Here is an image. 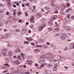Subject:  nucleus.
Segmentation results:
<instances>
[{"instance_id":"obj_1","label":"nucleus","mask_w":74,"mask_h":74,"mask_svg":"<svg viewBox=\"0 0 74 74\" xmlns=\"http://www.w3.org/2000/svg\"><path fill=\"white\" fill-rule=\"evenodd\" d=\"M47 60H49L50 63H53V62L55 64L58 65L59 63H60V61L59 60H56L54 59L51 60L49 57L47 58Z\"/></svg>"},{"instance_id":"obj_2","label":"nucleus","mask_w":74,"mask_h":74,"mask_svg":"<svg viewBox=\"0 0 74 74\" xmlns=\"http://www.w3.org/2000/svg\"><path fill=\"white\" fill-rule=\"evenodd\" d=\"M65 58L66 57H65L58 56L57 59H58V60H60V61H64V60H65V59H66Z\"/></svg>"},{"instance_id":"obj_3","label":"nucleus","mask_w":74,"mask_h":74,"mask_svg":"<svg viewBox=\"0 0 74 74\" xmlns=\"http://www.w3.org/2000/svg\"><path fill=\"white\" fill-rule=\"evenodd\" d=\"M45 26H46V24L44 23H42L41 25V27H39L38 29V31H41V30H42V28H44V27Z\"/></svg>"},{"instance_id":"obj_4","label":"nucleus","mask_w":74,"mask_h":74,"mask_svg":"<svg viewBox=\"0 0 74 74\" xmlns=\"http://www.w3.org/2000/svg\"><path fill=\"white\" fill-rule=\"evenodd\" d=\"M39 60L38 61L39 63H42L43 62H44V58L43 57H40L39 58Z\"/></svg>"},{"instance_id":"obj_5","label":"nucleus","mask_w":74,"mask_h":74,"mask_svg":"<svg viewBox=\"0 0 74 74\" xmlns=\"http://www.w3.org/2000/svg\"><path fill=\"white\" fill-rule=\"evenodd\" d=\"M26 28L25 27L23 28L21 32V34H24L25 33H26Z\"/></svg>"},{"instance_id":"obj_6","label":"nucleus","mask_w":74,"mask_h":74,"mask_svg":"<svg viewBox=\"0 0 74 74\" xmlns=\"http://www.w3.org/2000/svg\"><path fill=\"white\" fill-rule=\"evenodd\" d=\"M65 8L66 5L64 4H62L60 6V8L62 11H63Z\"/></svg>"},{"instance_id":"obj_7","label":"nucleus","mask_w":74,"mask_h":74,"mask_svg":"<svg viewBox=\"0 0 74 74\" xmlns=\"http://www.w3.org/2000/svg\"><path fill=\"white\" fill-rule=\"evenodd\" d=\"M41 15H42V14H41V13L36 14V16L38 18H40L41 16Z\"/></svg>"},{"instance_id":"obj_8","label":"nucleus","mask_w":74,"mask_h":74,"mask_svg":"<svg viewBox=\"0 0 74 74\" xmlns=\"http://www.w3.org/2000/svg\"><path fill=\"white\" fill-rule=\"evenodd\" d=\"M8 51V50L7 49H4L1 51V52L2 53H6Z\"/></svg>"},{"instance_id":"obj_9","label":"nucleus","mask_w":74,"mask_h":74,"mask_svg":"<svg viewBox=\"0 0 74 74\" xmlns=\"http://www.w3.org/2000/svg\"><path fill=\"white\" fill-rule=\"evenodd\" d=\"M64 28L65 30H66V31H70V28L68 26H64Z\"/></svg>"},{"instance_id":"obj_10","label":"nucleus","mask_w":74,"mask_h":74,"mask_svg":"<svg viewBox=\"0 0 74 74\" xmlns=\"http://www.w3.org/2000/svg\"><path fill=\"white\" fill-rule=\"evenodd\" d=\"M7 38L6 36H5H5H0V39H3V40H5V39H7Z\"/></svg>"},{"instance_id":"obj_11","label":"nucleus","mask_w":74,"mask_h":74,"mask_svg":"<svg viewBox=\"0 0 74 74\" xmlns=\"http://www.w3.org/2000/svg\"><path fill=\"white\" fill-rule=\"evenodd\" d=\"M53 8L56 10H59V6L58 4H55L53 7Z\"/></svg>"},{"instance_id":"obj_12","label":"nucleus","mask_w":74,"mask_h":74,"mask_svg":"<svg viewBox=\"0 0 74 74\" xmlns=\"http://www.w3.org/2000/svg\"><path fill=\"white\" fill-rule=\"evenodd\" d=\"M13 53H14V52L12 51H9L8 52V55L9 56H12L13 55Z\"/></svg>"},{"instance_id":"obj_13","label":"nucleus","mask_w":74,"mask_h":74,"mask_svg":"<svg viewBox=\"0 0 74 74\" xmlns=\"http://www.w3.org/2000/svg\"><path fill=\"white\" fill-rule=\"evenodd\" d=\"M45 9L46 10H47L49 12H50L51 10V8H49V7H45Z\"/></svg>"},{"instance_id":"obj_14","label":"nucleus","mask_w":74,"mask_h":74,"mask_svg":"<svg viewBox=\"0 0 74 74\" xmlns=\"http://www.w3.org/2000/svg\"><path fill=\"white\" fill-rule=\"evenodd\" d=\"M52 73V72L51 71L48 70L45 73V74H51Z\"/></svg>"},{"instance_id":"obj_15","label":"nucleus","mask_w":74,"mask_h":74,"mask_svg":"<svg viewBox=\"0 0 74 74\" xmlns=\"http://www.w3.org/2000/svg\"><path fill=\"white\" fill-rule=\"evenodd\" d=\"M70 47L71 49H74V43H72L71 44Z\"/></svg>"},{"instance_id":"obj_16","label":"nucleus","mask_w":74,"mask_h":74,"mask_svg":"<svg viewBox=\"0 0 74 74\" xmlns=\"http://www.w3.org/2000/svg\"><path fill=\"white\" fill-rule=\"evenodd\" d=\"M34 16H31V19H30V21L31 22H33V21H34Z\"/></svg>"},{"instance_id":"obj_17","label":"nucleus","mask_w":74,"mask_h":74,"mask_svg":"<svg viewBox=\"0 0 74 74\" xmlns=\"http://www.w3.org/2000/svg\"><path fill=\"white\" fill-rule=\"evenodd\" d=\"M72 9L71 8H68L67 9L66 11V13L69 12L71 11Z\"/></svg>"},{"instance_id":"obj_18","label":"nucleus","mask_w":74,"mask_h":74,"mask_svg":"<svg viewBox=\"0 0 74 74\" xmlns=\"http://www.w3.org/2000/svg\"><path fill=\"white\" fill-rule=\"evenodd\" d=\"M27 62L28 64L30 65L33 63V61H32L27 60Z\"/></svg>"},{"instance_id":"obj_19","label":"nucleus","mask_w":74,"mask_h":74,"mask_svg":"<svg viewBox=\"0 0 74 74\" xmlns=\"http://www.w3.org/2000/svg\"><path fill=\"white\" fill-rule=\"evenodd\" d=\"M46 66L47 67H52V64H48Z\"/></svg>"},{"instance_id":"obj_20","label":"nucleus","mask_w":74,"mask_h":74,"mask_svg":"<svg viewBox=\"0 0 74 74\" xmlns=\"http://www.w3.org/2000/svg\"><path fill=\"white\" fill-rule=\"evenodd\" d=\"M60 38L62 40H64L65 39H66V38L64 36H61L60 37Z\"/></svg>"},{"instance_id":"obj_21","label":"nucleus","mask_w":74,"mask_h":74,"mask_svg":"<svg viewBox=\"0 0 74 74\" xmlns=\"http://www.w3.org/2000/svg\"><path fill=\"white\" fill-rule=\"evenodd\" d=\"M57 18H58V16L56 15H54L53 16V17H52L51 18V19H52V20H53V19H56Z\"/></svg>"},{"instance_id":"obj_22","label":"nucleus","mask_w":74,"mask_h":74,"mask_svg":"<svg viewBox=\"0 0 74 74\" xmlns=\"http://www.w3.org/2000/svg\"><path fill=\"white\" fill-rule=\"evenodd\" d=\"M5 36L6 37H10V36H11V34L8 33V34H6L5 35Z\"/></svg>"},{"instance_id":"obj_23","label":"nucleus","mask_w":74,"mask_h":74,"mask_svg":"<svg viewBox=\"0 0 74 74\" xmlns=\"http://www.w3.org/2000/svg\"><path fill=\"white\" fill-rule=\"evenodd\" d=\"M48 58H50L51 60H53V59H53V58H56V56H53L51 57H49Z\"/></svg>"},{"instance_id":"obj_24","label":"nucleus","mask_w":74,"mask_h":74,"mask_svg":"<svg viewBox=\"0 0 74 74\" xmlns=\"http://www.w3.org/2000/svg\"><path fill=\"white\" fill-rule=\"evenodd\" d=\"M15 63L16 64H17V65H18V64H20L21 62H19L18 61H16L15 62Z\"/></svg>"},{"instance_id":"obj_25","label":"nucleus","mask_w":74,"mask_h":74,"mask_svg":"<svg viewBox=\"0 0 74 74\" xmlns=\"http://www.w3.org/2000/svg\"><path fill=\"white\" fill-rule=\"evenodd\" d=\"M5 22V21L4 20H2L0 21V23L1 25H2L3 23H4Z\"/></svg>"},{"instance_id":"obj_26","label":"nucleus","mask_w":74,"mask_h":74,"mask_svg":"<svg viewBox=\"0 0 74 74\" xmlns=\"http://www.w3.org/2000/svg\"><path fill=\"white\" fill-rule=\"evenodd\" d=\"M49 24L50 26H52V21H50L49 22Z\"/></svg>"},{"instance_id":"obj_27","label":"nucleus","mask_w":74,"mask_h":74,"mask_svg":"<svg viewBox=\"0 0 74 74\" xmlns=\"http://www.w3.org/2000/svg\"><path fill=\"white\" fill-rule=\"evenodd\" d=\"M41 20L42 22H44L46 20V18H42Z\"/></svg>"},{"instance_id":"obj_28","label":"nucleus","mask_w":74,"mask_h":74,"mask_svg":"<svg viewBox=\"0 0 74 74\" xmlns=\"http://www.w3.org/2000/svg\"><path fill=\"white\" fill-rule=\"evenodd\" d=\"M58 67V65L57 64H55L54 65V69H56V68H57Z\"/></svg>"},{"instance_id":"obj_29","label":"nucleus","mask_w":74,"mask_h":74,"mask_svg":"<svg viewBox=\"0 0 74 74\" xmlns=\"http://www.w3.org/2000/svg\"><path fill=\"white\" fill-rule=\"evenodd\" d=\"M3 65L8 66V67H10V66L8 64H3Z\"/></svg>"},{"instance_id":"obj_30","label":"nucleus","mask_w":74,"mask_h":74,"mask_svg":"<svg viewBox=\"0 0 74 74\" xmlns=\"http://www.w3.org/2000/svg\"><path fill=\"white\" fill-rule=\"evenodd\" d=\"M5 62H6V63H9V62H10L8 59L6 58L5 59Z\"/></svg>"},{"instance_id":"obj_31","label":"nucleus","mask_w":74,"mask_h":74,"mask_svg":"<svg viewBox=\"0 0 74 74\" xmlns=\"http://www.w3.org/2000/svg\"><path fill=\"white\" fill-rule=\"evenodd\" d=\"M39 51L38 50V49H35V50L34 51V52H35V53H38L39 52Z\"/></svg>"},{"instance_id":"obj_32","label":"nucleus","mask_w":74,"mask_h":74,"mask_svg":"<svg viewBox=\"0 0 74 74\" xmlns=\"http://www.w3.org/2000/svg\"><path fill=\"white\" fill-rule=\"evenodd\" d=\"M36 47L37 48H41V47H42V45H36Z\"/></svg>"},{"instance_id":"obj_33","label":"nucleus","mask_w":74,"mask_h":74,"mask_svg":"<svg viewBox=\"0 0 74 74\" xmlns=\"http://www.w3.org/2000/svg\"><path fill=\"white\" fill-rule=\"evenodd\" d=\"M26 40H28V41H31L32 40H31L30 39V38H27V37H26Z\"/></svg>"},{"instance_id":"obj_34","label":"nucleus","mask_w":74,"mask_h":74,"mask_svg":"<svg viewBox=\"0 0 74 74\" xmlns=\"http://www.w3.org/2000/svg\"><path fill=\"white\" fill-rule=\"evenodd\" d=\"M62 36H64V37H67V35H66V34H65L64 33L62 34Z\"/></svg>"},{"instance_id":"obj_35","label":"nucleus","mask_w":74,"mask_h":74,"mask_svg":"<svg viewBox=\"0 0 74 74\" xmlns=\"http://www.w3.org/2000/svg\"><path fill=\"white\" fill-rule=\"evenodd\" d=\"M39 42H44V40H43V39H39Z\"/></svg>"},{"instance_id":"obj_36","label":"nucleus","mask_w":74,"mask_h":74,"mask_svg":"<svg viewBox=\"0 0 74 74\" xmlns=\"http://www.w3.org/2000/svg\"><path fill=\"white\" fill-rule=\"evenodd\" d=\"M47 55L50 56H52V54L51 53H49L47 54Z\"/></svg>"},{"instance_id":"obj_37","label":"nucleus","mask_w":74,"mask_h":74,"mask_svg":"<svg viewBox=\"0 0 74 74\" xmlns=\"http://www.w3.org/2000/svg\"><path fill=\"white\" fill-rule=\"evenodd\" d=\"M55 30L56 32H59V28L58 27L56 28Z\"/></svg>"},{"instance_id":"obj_38","label":"nucleus","mask_w":74,"mask_h":74,"mask_svg":"<svg viewBox=\"0 0 74 74\" xmlns=\"http://www.w3.org/2000/svg\"><path fill=\"white\" fill-rule=\"evenodd\" d=\"M54 2H51V5L52 6H53V5H54Z\"/></svg>"},{"instance_id":"obj_39","label":"nucleus","mask_w":74,"mask_h":74,"mask_svg":"<svg viewBox=\"0 0 74 74\" xmlns=\"http://www.w3.org/2000/svg\"><path fill=\"white\" fill-rule=\"evenodd\" d=\"M7 4L9 7H11V4L10 3H7Z\"/></svg>"},{"instance_id":"obj_40","label":"nucleus","mask_w":74,"mask_h":74,"mask_svg":"<svg viewBox=\"0 0 74 74\" xmlns=\"http://www.w3.org/2000/svg\"><path fill=\"white\" fill-rule=\"evenodd\" d=\"M68 19H70V14H68L67 15Z\"/></svg>"},{"instance_id":"obj_41","label":"nucleus","mask_w":74,"mask_h":74,"mask_svg":"<svg viewBox=\"0 0 74 74\" xmlns=\"http://www.w3.org/2000/svg\"><path fill=\"white\" fill-rule=\"evenodd\" d=\"M42 47H42V48H45V45H42Z\"/></svg>"},{"instance_id":"obj_42","label":"nucleus","mask_w":74,"mask_h":74,"mask_svg":"<svg viewBox=\"0 0 74 74\" xmlns=\"http://www.w3.org/2000/svg\"><path fill=\"white\" fill-rule=\"evenodd\" d=\"M48 30H49V31H52V29L50 27L48 28Z\"/></svg>"},{"instance_id":"obj_43","label":"nucleus","mask_w":74,"mask_h":74,"mask_svg":"<svg viewBox=\"0 0 74 74\" xmlns=\"http://www.w3.org/2000/svg\"><path fill=\"white\" fill-rule=\"evenodd\" d=\"M24 43L25 44H29V42H28L27 41H25L24 42Z\"/></svg>"},{"instance_id":"obj_44","label":"nucleus","mask_w":74,"mask_h":74,"mask_svg":"<svg viewBox=\"0 0 74 74\" xmlns=\"http://www.w3.org/2000/svg\"><path fill=\"white\" fill-rule=\"evenodd\" d=\"M44 67V64H42L40 65V68H41V67Z\"/></svg>"},{"instance_id":"obj_45","label":"nucleus","mask_w":74,"mask_h":74,"mask_svg":"<svg viewBox=\"0 0 74 74\" xmlns=\"http://www.w3.org/2000/svg\"><path fill=\"white\" fill-rule=\"evenodd\" d=\"M17 59L19 60H21V56H18L17 57Z\"/></svg>"},{"instance_id":"obj_46","label":"nucleus","mask_w":74,"mask_h":74,"mask_svg":"<svg viewBox=\"0 0 74 74\" xmlns=\"http://www.w3.org/2000/svg\"><path fill=\"white\" fill-rule=\"evenodd\" d=\"M67 47H66L63 49V51H67Z\"/></svg>"},{"instance_id":"obj_47","label":"nucleus","mask_w":74,"mask_h":74,"mask_svg":"<svg viewBox=\"0 0 74 74\" xmlns=\"http://www.w3.org/2000/svg\"><path fill=\"white\" fill-rule=\"evenodd\" d=\"M25 15L26 16H28V14H27V12H25Z\"/></svg>"},{"instance_id":"obj_48","label":"nucleus","mask_w":74,"mask_h":74,"mask_svg":"<svg viewBox=\"0 0 74 74\" xmlns=\"http://www.w3.org/2000/svg\"><path fill=\"white\" fill-rule=\"evenodd\" d=\"M10 3V0H7V4H8V3Z\"/></svg>"},{"instance_id":"obj_49","label":"nucleus","mask_w":74,"mask_h":74,"mask_svg":"<svg viewBox=\"0 0 74 74\" xmlns=\"http://www.w3.org/2000/svg\"><path fill=\"white\" fill-rule=\"evenodd\" d=\"M9 14H10V12H9L8 11L6 12V15H9Z\"/></svg>"},{"instance_id":"obj_50","label":"nucleus","mask_w":74,"mask_h":74,"mask_svg":"<svg viewBox=\"0 0 74 74\" xmlns=\"http://www.w3.org/2000/svg\"><path fill=\"white\" fill-rule=\"evenodd\" d=\"M15 15H16V12L14 11V13L13 14V15H14V16H15Z\"/></svg>"},{"instance_id":"obj_51","label":"nucleus","mask_w":74,"mask_h":74,"mask_svg":"<svg viewBox=\"0 0 74 74\" xmlns=\"http://www.w3.org/2000/svg\"><path fill=\"white\" fill-rule=\"evenodd\" d=\"M4 6L3 4H0V7H3Z\"/></svg>"},{"instance_id":"obj_52","label":"nucleus","mask_w":74,"mask_h":74,"mask_svg":"<svg viewBox=\"0 0 74 74\" xmlns=\"http://www.w3.org/2000/svg\"><path fill=\"white\" fill-rule=\"evenodd\" d=\"M18 15H21L22 14L20 12H18Z\"/></svg>"},{"instance_id":"obj_53","label":"nucleus","mask_w":74,"mask_h":74,"mask_svg":"<svg viewBox=\"0 0 74 74\" xmlns=\"http://www.w3.org/2000/svg\"><path fill=\"white\" fill-rule=\"evenodd\" d=\"M22 7H25V4L24 3L22 4Z\"/></svg>"},{"instance_id":"obj_54","label":"nucleus","mask_w":74,"mask_h":74,"mask_svg":"<svg viewBox=\"0 0 74 74\" xmlns=\"http://www.w3.org/2000/svg\"><path fill=\"white\" fill-rule=\"evenodd\" d=\"M46 44L47 45H50V43H49V42H47L46 43Z\"/></svg>"},{"instance_id":"obj_55","label":"nucleus","mask_w":74,"mask_h":74,"mask_svg":"<svg viewBox=\"0 0 74 74\" xmlns=\"http://www.w3.org/2000/svg\"><path fill=\"white\" fill-rule=\"evenodd\" d=\"M35 66H36V67H37L38 66V64H37V63H36L35 64Z\"/></svg>"},{"instance_id":"obj_56","label":"nucleus","mask_w":74,"mask_h":74,"mask_svg":"<svg viewBox=\"0 0 74 74\" xmlns=\"http://www.w3.org/2000/svg\"><path fill=\"white\" fill-rule=\"evenodd\" d=\"M2 69H6L7 68H6V66H3Z\"/></svg>"},{"instance_id":"obj_57","label":"nucleus","mask_w":74,"mask_h":74,"mask_svg":"<svg viewBox=\"0 0 74 74\" xmlns=\"http://www.w3.org/2000/svg\"><path fill=\"white\" fill-rule=\"evenodd\" d=\"M26 6H29V3H26Z\"/></svg>"},{"instance_id":"obj_58","label":"nucleus","mask_w":74,"mask_h":74,"mask_svg":"<svg viewBox=\"0 0 74 74\" xmlns=\"http://www.w3.org/2000/svg\"><path fill=\"white\" fill-rule=\"evenodd\" d=\"M18 22H19L20 23H21V22H22V20L20 19V20H19L18 21Z\"/></svg>"},{"instance_id":"obj_59","label":"nucleus","mask_w":74,"mask_h":74,"mask_svg":"<svg viewBox=\"0 0 74 74\" xmlns=\"http://www.w3.org/2000/svg\"><path fill=\"white\" fill-rule=\"evenodd\" d=\"M67 7H69L70 5V4H69V3H67Z\"/></svg>"},{"instance_id":"obj_60","label":"nucleus","mask_w":74,"mask_h":74,"mask_svg":"<svg viewBox=\"0 0 74 74\" xmlns=\"http://www.w3.org/2000/svg\"><path fill=\"white\" fill-rule=\"evenodd\" d=\"M55 13L56 14H58V10H56L55 12Z\"/></svg>"},{"instance_id":"obj_61","label":"nucleus","mask_w":74,"mask_h":74,"mask_svg":"<svg viewBox=\"0 0 74 74\" xmlns=\"http://www.w3.org/2000/svg\"><path fill=\"white\" fill-rule=\"evenodd\" d=\"M16 31L17 32H20V30L18 29H16Z\"/></svg>"},{"instance_id":"obj_62","label":"nucleus","mask_w":74,"mask_h":74,"mask_svg":"<svg viewBox=\"0 0 74 74\" xmlns=\"http://www.w3.org/2000/svg\"><path fill=\"white\" fill-rule=\"evenodd\" d=\"M48 12H46L45 13V15H48Z\"/></svg>"},{"instance_id":"obj_63","label":"nucleus","mask_w":74,"mask_h":74,"mask_svg":"<svg viewBox=\"0 0 74 74\" xmlns=\"http://www.w3.org/2000/svg\"><path fill=\"white\" fill-rule=\"evenodd\" d=\"M25 73L26 74H30V73H29L28 71H27L25 72Z\"/></svg>"},{"instance_id":"obj_64","label":"nucleus","mask_w":74,"mask_h":74,"mask_svg":"<svg viewBox=\"0 0 74 74\" xmlns=\"http://www.w3.org/2000/svg\"><path fill=\"white\" fill-rule=\"evenodd\" d=\"M71 30L73 32H74V28H71Z\"/></svg>"}]
</instances>
